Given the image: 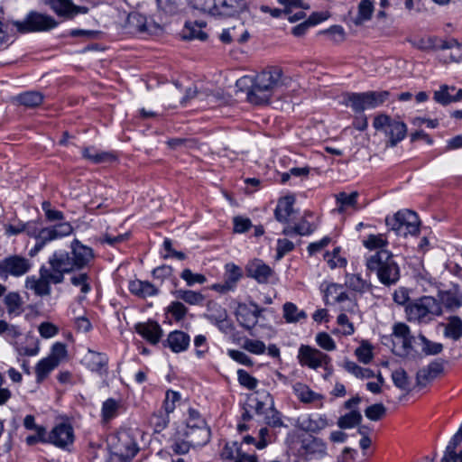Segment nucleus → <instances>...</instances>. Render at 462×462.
<instances>
[{
	"label": "nucleus",
	"instance_id": "obj_1",
	"mask_svg": "<svg viewBox=\"0 0 462 462\" xmlns=\"http://www.w3.org/2000/svg\"><path fill=\"white\" fill-rule=\"evenodd\" d=\"M246 79L252 83L247 91V100L254 105L267 104L275 90L282 87H288L291 82V79L284 76L279 67L264 69L258 73L254 79L245 78L243 80Z\"/></svg>",
	"mask_w": 462,
	"mask_h": 462
},
{
	"label": "nucleus",
	"instance_id": "obj_2",
	"mask_svg": "<svg viewBox=\"0 0 462 462\" xmlns=\"http://www.w3.org/2000/svg\"><path fill=\"white\" fill-rule=\"evenodd\" d=\"M366 267L374 272L385 286L395 284L400 279V268L393 259V254L388 250H380L366 259Z\"/></svg>",
	"mask_w": 462,
	"mask_h": 462
},
{
	"label": "nucleus",
	"instance_id": "obj_3",
	"mask_svg": "<svg viewBox=\"0 0 462 462\" xmlns=\"http://www.w3.org/2000/svg\"><path fill=\"white\" fill-rule=\"evenodd\" d=\"M108 447L115 462H130L139 451L136 439L129 430H121L111 435Z\"/></svg>",
	"mask_w": 462,
	"mask_h": 462
},
{
	"label": "nucleus",
	"instance_id": "obj_4",
	"mask_svg": "<svg viewBox=\"0 0 462 462\" xmlns=\"http://www.w3.org/2000/svg\"><path fill=\"white\" fill-rule=\"evenodd\" d=\"M408 320L419 323H428L433 316L442 314L439 300L431 296H423L409 303L406 307Z\"/></svg>",
	"mask_w": 462,
	"mask_h": 462
},
{
	"label": "nucleus",
	"instance_id": "obj_5",
	"mask_svg": "<svg viewBox=\"0 0 462 462\" xmlns=\"http://www.w3.org/2000/svg\"><path fill=\"white\" fill-rule=\"evenodd\" d=\"M198 5L213 16L236 17L248 10L245 0H199Z\"/></svg>",
	"mask_w": 462,
	"mask_h": 462
},
{
	"label": "nucleus",
	"instance_id": "obj_6",
	"mask_svg": "<svg viewBox=\"0 0 462 462\" xmlns=\"http://www.w3.org/2000/svg\"><path fill=\"white\" fill-rule=\"evenodd\" d=\"M385 224L396 236L406 237L408 235L418 234L420 220L415 212L405 209L398 211L393 216L386 217Z\"/></svg>",
	"mask_w": 462,
	"mask_h": 462
},
{
	"label": "nucleus",
	"instance_id": "obj_7",
	"mask_svg": "<svg viewBox=\"0 0 462 462\" xmlns=\"http://www.w3.org/2000/svg\"><path fill=\"white\" fill-rule=\"evenodd\" d=\"M388 91H367L363 93H346L344 103L350 106L356 113L373 109L382 105L389 97Z\"/></svg>",
	"mask_w": 462,
	"mask_h": 462
},
{
	"label": "nucleus",
	"instance_id": "obj_8",
	"mask_svg": "<svg viewBox=\"0 0 462 462\" xmlns=\"http://www.w3.org/2000/svg\"><path fill=\"white\" fill-rule=\"evenodd\" d=\"M10 23L20 33L50 31L58 24L51 16L35 11L30 12L23 21H12Z\"/></svg>",
	"mask_w": 462,
	"mask_h": 462
},
{
	"label": "nucleus",
	"instance_id": "obj_9",
	"mask_svg": "<svg viewBox=\"0 0 462 462\" xmlns=\"http://www.w3.org/2000/svg\"><path fill=\"white\" fill-rule=\"evenodd\" d=\"M373 126L375 130L384 133L389 138L392 147L403 140L407 133V126L403 122L393 119L385 114L376 116L374 119Z\"/></svg>",
	"mask_w": 462,
	"mask_h": 462
},
{
	"label": "nucleus",
	"instance_id": "obj_10",
	"mask_svg": "<svg viewBox=\"0 0 462 462\" xmlns=\"http://www.w3.org/2000/svg\"><path fill=\"white\" fill-rule=\"evenodd\" d=\"M72 231L73 227L69 222H61L51 226L40 228L38 240L34 246L29 251V255L34 257L47 244L69 236Z\"/></svg>",
	"mask_w": 462,
	"mask_h": 462
},
{
	"label": "nucleus",
	"instance_id": "obj_11",
	"mask_svg": "<svg viewBox=\"0 0 462 462\" xmlns=\"http://www.w3.org/2000/svg\"><path fill=\"white\" fill-rule=\"evenodd\" d=\"M48 263L50 267H47V270L51 274L53 284L61 283L64 280V274L75 270L70 254L62 250L54 252L49 257Z\"/></svg>",
	"mask_w": 462,
	"mask_h": 462
},
{
	"label": "nucleus",
	"instance_id": "obj_12",
	"mask_svg": "<svg viewBox=\"0 0 462 462\" xmlns=\"http://www.w3.org/2000/svg\"><path fill=\"white\" fill-rule=\"evenodd\" d=\"M32 262L22 255L14 254L0 260V278L21 277L32 268Z\"/></svg>",
	"mask_w": 462,
	"mask_h": 462
},
{
	"label": "nucleus",
	"instance_id": "obj_13",
	"mask_svg": "<svg viewBox=\"0 0 462 462\" xmlns=\"http://www.w3.org/2000/svg\"><path fill=\"white\" fill-rule=\"evenodd\" d=\"M298 360L302 366L314 370L319 367H324L325 370H328L331 362L329 356L308 345H301L300 346Z\"/></svg>",
	"mask_w": 462,
	"mask_h": 462
},
{
	"label": "nucleus",
	"instance_id": "obj_14",
	"mask_svg": "<svg viewBox=\"0 0 462 462\" xmlns=\"http://www.w3.org/2000/svg\"><path fill=\"white\" fill-rule=\"evenodd\" d=\"M305 460H321L327 455V444L323 439L309 436L301 440L299 450Z\"/></svg>",
	"mask_w": 462,
	"mask_h": 462
},
{
	"label": "nucleus",
	"instance_id": "obj_15",
	"mask_svg": "<svg viewBox=\"0 0 462 462\" xmlns=\"http://www.w3.org/2000/svg\"><path fill=\"white\" fill-rule=\"evenodd\" d=\"M263 311L257 304L251 302L250 305L239 304L236 312V319L240 326L250 332L251 336H254L253 328L258 323V319Z\"/></svg>",
	"mask_w": 462,
	"mask_h": 462
},
{
	"label": "nucleus",
	"instance_id": "obj_16",
	"mask_svg": "<svg viewBox=\"0 0 462 462\" xmlns=\"http://www.w3.org/2000/svg\"><path fill=\"white\" fill-rule=\"evenodd\" d=\"M40 276H28L25 281L26 289L32 291L37 296H47L51 294V283H53L51 273L46 266L40 268Z\"/></svg>",
	"mask_w": 462,
	"mask_h": 462
},
{
	"label": "nucleus",
	"instance_id": "obj_17",
	"mask_svg": "<svg viewBox=\"0 0 462 462\" xmlns=\"http://www.w3.org/2000/svg\"><path fill=\"white\" fill-rule=\"evenodd\" d=\"M48 442L60 448H66L74 441L73 428L67 423L55 426L48 435Z\"/></svg>",
	"mask_w": 462,
	"mask_h": 462
},
{
	"label": "nucleus",
	"instance_id": "obj_18",
	"mask_svg": "<svg viewBox=\"0 0 462 462\" xmlns=\"http://www.w3.org/2000/svg\"><path fill=\"white\" fill-rule=\"evenodd\" d=\"M70 257L76 269H82L87 266L94 257L93 250L82 245L79 240L74 239L70 245Z\"/></svg>",
	"mask_w": 462,
	"mask_h": 462
},
{
	"label": "nucleus",
	"instance_id": "obj_19",
	"mask_svg": "<svg viewBox=\"0 0 462 462\" xmlns=\"http://www.w3.org/2000/svg\"><path fill=\"white\" fill-rule=\"evenodd\" d=\"M433 99L442 106L462 101V88L457 89L454 86L442 84L434 91Z\"/></svg>",
	"mask_w": 462,
	"mask_h": 462
},
{
	"label": "nucleus",
	"instance_id": "obj_20",
	"mask_svg": "<svg viewBox=\"0 0 462 462\" xmlns=\"http://www.w3.org/2000/svg\"><path fill=\"white\" fill-rule=\"evenodd\" d=\"M83 363L92 372L100 375L107 374L108 357L106 354L88 349L83 358Z\"/></svg>",
	"mask_w": 462,
	"mask_h": 462
},
{
	"label": "nucleus",
	"instance_id": "obj_21",
	"mask_svg": "<svg viewBox=\"0 0 462 462\" xmlns=\"http://www.w3.org/2000/svg\"><path fill=\"white\" fill-rule=\"evenodd\" d=\"M135 330L152 345L157 344L162 336V329L155 321L138 323L135 325Z\"/></svg>",
	"mask_w": 462,
	"mask_h": 462
},
{
	"label": "nucleus",
	"instance_id": "obj_22",
	"mask_svg": "<svg viewBox=\"0 0 462 462\" xmlns=\"http://www.w3.org/2000/svg\"><path fill=\"white\" fill-rule=\"evenodd\" d=\"M248 276L255 279L259 283H265L273 274L271 267L265 264L262 260L255 259L251 262L246 268Z\"/></svg>",
	"mask_w": 462,
	"mask_h": 462
},
{
	"label": "nucleus",
	"instance_id": "obj_23",
	"mask_svg": "<svg viewBox=\"0 0 462 462\" xmlns=\"http://www.w3.org/2000/svg\"><path fill=\"white\" fill-rule=\"evenodd\" d=\"M443 372V363L440 361L431 362L426 367L419 370L416 374V383L419 386H425L429 382L435 379Z\"/></svg>",
	"mask_w": 462,
	"mask_h": 462
},
{
	"label": "nucleus",
	"instance_id": "obj_24",
	"mask_svg": "<svg viewBox=\"0 0 462 462\" xmlns=\"http://www.w3.org/2000/svg\"><path fill=\"white\" fill-rule=\"evenodd\" d=\"M181 432L190 441L193 448L206 445L210 439L208 427L185 428Z\"/></svg>",
	"mask_w": 462,
	"mask_h": 462
},
{
	"label": "nucleus",
	"instance_id": "obj_25",
	"mask_svg": "<svg viewBox=\"0 0 462 462\" xmlns=\"http://www.w3.org/2000/svg\"><path fill=\"white\" fill-rule=\"evenodd\" d=\"M328 426V420L322 415H309L299 419V427L307 432L318 433Z\"/></svg>",
	"mask_w": 462,
	"mask_h": 462
},
{
	"label": "nucleus",
	"instance_id": "obj_26",
	"mask_svg": "<svg viewBox=\"0 0 462 462\" xmlns=\"http://www.w3.org/2000/svg\"><path fill=\"white\" fill-rule=\"evenodd\" d=\"M166 342L172 352L180 353L188 349L190 337L183 331L175 330L168 335Z\"/></svg>",
	"mask_w": 462,
	"mask_h": 462
},
{
	"label": "nucleus",
	"instance_id": "obj_27",
	"mask_svg": "<svg viewBox=\"0 0 462 462\" xmlns=\"http://www.w3.org/2000/svg\"><path fill=\"white\" fill-rule=\"evenodd\" d=\"M128 289L133 294L143 299L159 293V290L153 284L141 280L131 281Z\"/></svg>",
	"mask_w": 462,
	"mask_h": 462
},
{
	"label": "nucleus",
	"instance_id": "obj_28",
	"mask_svg": "<svg viewBox=\"0 0 462 462\" xmlns=\"http://www.w3.org/2000/svg\"><path fill=\"white\" fill-rule=\"evenodd\" d=\"M393 335L402 341V346L405 354L412 349V344L415 337L411 335L410 328L404 323H396L393 328Z\"/></svg>",
	"mask_w": 462,
	"mask_h": 462
},
{
	"label": "nucleus",
	"instance_id": "obj_29",
	"mask_svg": "<svg viewBox=\"0 0 462 462\" xmlns=\"http://www.w3.org/2000/svg\"><path fill=\"white\" fill-rule=\"evenodd\" d=\"M445 337L457 341L462 337V319L458 316H449L446 323H442Z\"/></svg>",
	"mask_w": 462,
	"mask_h": 462
},
{
	"label": "nucleus",
	"instance_id": "obj_30",
	"mask_svg": "<svg viewBox=\"0 0 462 462\" xmlns=\"http://www.w3.org/2000/svg\"><path fill=\"white\" fill-rule=\"evenodd\" d=\"M439 304L449 311H456L462 307V294L457 291H443L439 292Z\"/></svg>",
	"mask_w": 462,
	"mask_h": 462
},
{
	"label": "nucleus",
	"instance_id": "obj_31",
	"mask_svg": "<svg viewBox=\"0 0 462 462\" xmlns=\"http://www.w3.org/2000/svg\"><path fill=\"white\" fill-rule=\"evenodd\" d=\"M293 197H284L278 201L274 215L279 222H288L293 213Z\"/></svg>",
	"mask_w": 462,
	"mask_h": 462
},
{
	"label": "nucleus",
	"instance_id": "obj_32",
	"mask_svg": "<svg viewBox=\"0 0 462 462\" xmlns=\"http://www.w3.org/2000/svg\"><path fill=\"white\" fill-rule=\"evenodd\" d=\"M206 23L204 22H187L181 32L182 38L184 40H206L207 33L202 31Z\"/></svg>",
	"mask_w": 462,
	"mask_h": 462
},
{
	"label": "nucleus",
	"instance_id": "obj_33",
	"mask_svg": "<svg viewBox=\"0 0 462 462\" xmlns=\"http://www.w3.org/2000/svg\"><path fill=\"white\" fill-rule=\"evenodd\" d=\"M51 8L60 16L70 17L79 13V8L70 0H50Z\"/></svg>",
	"mask_w": 462,
	"mask_h": 462
},
{
	"label": "nucleus",
	"instance_id": "obj_34",
	"mask_svg": "<svg viewBox=\"0 0 462 462\" xmlns=\"http://www.w3.org/2000/svg\"><path fill=\"white\" fill-rule=\"evenodd\" d=\"M82 155L85 159L96 164L112 162L116 159V156L113 153L101 152L95 149L94 147L84 148L82 151Z\"/></svg>",
	"mask_w": 462,
	"mask_h": 462
},
{
	"label": "nucleus",
	"instance_id": "obj_35",
	"mask_svg": "<svg viewBox=\"0 0 462 462\" xmlns=\"http://www.w3.org/2000/svg\"><path fill=\"white\" fill-rule=\"evenodd\" d=\"M172 295L176 299L181 300L189 305H201L205 300V296L203 294L191 290H176L172 291Z\"/></svg>",
	"mask_w": 462,
	"mask_h": 462
},
{
	"label": "nucleus",
	"instance_id": "obj_36",
	"mask_svg": "<svg viewBox=\"0 0 462 462\" xmlns=\"http://www.w3.org/2000/svg\"><path fill=\"white\" fill-rule=\"evenodd\" d=\"M293 392L300 401L305 403H310L322 399L320 394L313 392L308 385L301 383H296L293 385Z\"/></svg>",
	"mask_w": 462,
	"mask_h": 462
},
{
	"label": "nucleus",
	"instance_id": "obj_37",
	"mask_svg": "<svg viewBox=\"0 0 462 462\" xmlns=\"http://www.w3.org/2000/svg\"><path fill=\"white\" fill-rule=\"evenodd\" d=\"M193 445L188 440L181 431L176 432L171 439V449L175 455H186Z\"/></svg>",
	"mask_w": 462,
	"mask_h": 462
},
{
	"label": "nucleus",
	"instance_id": "obj_38",
	"mask_svg": "<svg viewBox=\"0 0 462 462\" xmlns=\"http://www.w3.org/2000/svg\"><path fill=\"white\" fill-rule=\"evenodd\" d=\"M15 100L24 106L35 107L42 103L43 96L38 91H27L16 96Z\"/></svg>",
	"mask_w": 462,
	"mask_h": 462
},
{
	"label": "nucleus",
	"instance_id": "obj_39",
	"mask_svg": "<svg viewBox=\"0 0 462 462\" xmlns=\"http://www.w3.org/2000/svg\"><path fill=\"white\" fill-rule=\"evenodd\" d=\"M283 318L289 323H296L307 318L304 310H299L292 302H286L283 305Z\"/></svg>",
	"mask_w": 462,
	"mask_h": 462
},
{
	"label": "nucleus",
	"instance_id": "obj_40",
	"mask_svg": "<svg viewBox=\"0 0 462 462\" xmlns=\"http://www.w3.org/2000/svg\"><path fill=\"white\" fill-rule=\"evenodd\" d=\"M58 365L59 364L57 361H54L48 356L39 361L35 368L37 382L43 381Z\"/></svg>",
	"mask_w": 462,
	"mask_h": 462
},
{
	"label": "nucleus",
	"instance_id": "obj_41",
	"mask_svg": "<svg viewBox=\"0 0 462 462\" xmlns=\"http://www.w3.org/2000/svg\"><path fill=\"white\" fill-rule=\"evenodd\" d=\"M374 12V5L371 0H361L358 5L357 15L354 20L356 25H361L371 19Z\"/></svg>",
	"mask_w": 462,
	"mask_h": 462
},
{
	"label": "nucleus",
	"instance_id": "obj_42",
	"mask_svg": "<svg viewBox=\"0 0 462 462\" xmlns=\"http://www.w3.org/2000/svg\"><path fill=\"white\" fill-rule=\"evenodd\" d=\"M346 286L360 293L368 291L370 288V284L359 274H347L346 277Z\"/></svg>",
	"mask_w": 462,
	"mask_h": 462
},
{
	"label": "nucleus",
	"instance_id": "obj_43",
	"mask_svg": "<svg viewBox=\"0 0 462 462\" xmlns=\"http://www.w3.org/2000/svg\"><path fill=\"white\" fill-rule=\"evenodd\" d=\"M225 282L227 283V287L234 290L236 286L237 282L242 277V271L240 267L234 263H226L225 266Z\"/></svg>",
	"mask_w": 462,
	"mask_h": 462
},
{
	"label": "nucleus",
	"instance_id": "obj_44",
	"mask_svg": "<svg viewBox=\"0 0 462 462\" xmlns=\"http://www.w3.org/2000/svg\"><path fill=\"white\" fill-rule=\"evenodd\" d=\"M362 420V415L358 411H352L338 419L337 425L340 429H351L358 425Z\"/></svg>",
	"mask_w": 462,
	"mask_h": 462
},
{
	"label": "nucleus",
	"instance_id": "obj_45",
	"mask_svg": "<svg viewBox=\"0 0 462 462\" xmlns=\"http://www.w3.org/2000/svg\"><path fill=\"white\" fill-rule=\"evenodd\" d=\"M363 244L369 250H384L383 248L388 245V241L385 234H377L369 235Z\"/></svg>",
	"mask_w": 462,
	"mask_h": 462
},
{
	"label": "nucleus",
	"instance_id": "obj_46",
	"mask_svg": "<svg viewBox=\"0 0 462 462\" xmlns=\"http://www.w3.org/2000/svg\"><path fill=\"white\" fill-rule=\"evenodd\" d=\"M418 339L422 346V352L427 356L438 355L443 350V345L441 343L432 342L422 334L418 336Z\"/></svg>",
	"mask_w": 462,
	"mask_h": 462
},
{
	"label": "nucleus",
	"instance_id": "obj_47",
	"mask_svg": "<svg viewBox=\"0 0 462 462\" xmlns=\"http://www.w3.org/2000/svg\"><path fill=\"white\" fill-rule=\"evenodd\" d=\"M392 379L394 385L402 390V391H410L411 383L408 377L407 373L404 369L399 368L392 373Z\"/></svg>",
	"mask_w": 462,
	"mask_h": 462
},
{
	"label": "nucleus",
	"instance_id": "obj_48",
	"mask_svg": "<svg viewBox=\"0 0 462 462\" xmlns=\"http://www.w3.org/2000/svg\"><path fill=\"white\" fill-rule=\"evenodd\" d=\"M4 301L9 314L18 315L20 313L22 301L21 297L18 293H8L7 295H5Z\"/></svg>",
	"mask_w": 462,
	"mask_h": 462
},
{
	"label": "nucleus",
	"instance_id": "obj_49",
	"mask_svg": "<svg viewBox=\"0 0 462 462\" xmlns=\"http://www.w3.org/2000/svg\"><path fill=\"white\" fill-rule=\"evenodd\" d=\"M89 276L87 273H81L78 274H74L70 277V282L76 286L80 288V291L83 294H87L90 291L91 286L89 283Z\"/></svg>",
	"mask_w": 462,
	"mask_h": 462
},
{
	"label": "nucleus",
	"instance_id": "obj_50",
	"mask_svg": "<svg viewBox=\"0 0 462 462\" xmlns=\"http://www.w3.org/2000/svg\"><path fill=\"white\" fill-rule=\"evenodd\" d=\"M357 196L358 193L356 191L351 194L340 192L337 195V202L339 205L338 211L343 212L346 208L354 207L356 204Z\"/></svg>",
	"mask_w": 462,
	"mask_h": 462
},
{
	"label": "nucleus",
	"instance_id": "obj_51",
	"mask_svg": "<svg viewBox=\"0 0 462 462\" xmlns=\"http://www.w3.org/2000/svg\"><path fill=\"white\" fill-rule=\"evenodd\" d=\"M414 47L421 51H432L438 50L439 48V39L435 37H423L412 42Z\"/></svg>",
	"mask_w": 462,
	"mask_h": 462
},
{
	"label": "nucleus",
	"instance_id": "obj_52",
	"mask_svg": "<svg viewBox=\"0 0 462 462\" xmlns=\"http://www.w3.org/2000/svg\"><path fill=\"white\" fill-rule=\"evenodd\" d=\"M180 278L184 280L188 286L191 287L196 283L203 284L207 282L205 275L193 273L189 269H184L180 273Z\"/></svg>",
	"mask_w": 462,
	"mask_h": 462
},
{
	"label": "nucleus",
	"instance_id": "obj_53",
	"mask_svg": "<svg viewBox=\"0 0 462 462\" xmlns=\"http://www.w3.org/2000/svg\"><path fill=\"white\" fill-rule=\"evenodd\" d=\"M462 441V425H460L458 430L456 432V434L451 438L450 441L448 442L444 456L441 458V462H448V456L453 453V451H456L457 447L461 443Z\"/></svg>",
	"mask_w": 462,
	"mask_h": 462
},
{
	"label": "nucleus",
	"instance_id": "obj_54",
	"mask_svg": "<svg viewBox=\"0 0 462 462\" xmlns=\"http://www.w3.org/2000/svg\"><path fill=\"white\" fill-rule=\"evenodd\" d=\"M242 347L254 355H262L265 352V344L261 340H253L245 338L243 342Z\"/></svg>",
	"mask_w": 462,
	"mask_h": 462
},
{
	"label": "nucleus",
	"instance_id": "obj_55",
	"mask_svg": "<svg viewBox=\"0 0 462 462\" xmlns=\"http://www.w3.org/2000/svg\"><path fill=\"white\" fill-rule=\"evenodd\" d=\"M208 427L205 420L200 416L199 412L194 409H189L188 418L186 420L185 428Z\"/></svg>",
	"mask_w": 462,
	"mask_h": 462
},
{
	"label": "nucleus",
	"instance_id": "obj_56",
	"mask_svg": "<svg viewBox=\"0 0 462 462\" xmlns=\"http://www.w3.org/2000/svg\"><path fill=\"white\" fill-rule=\"evenodd\" d=\"M316 343L326 351H334L337 347L335 340L326 332H319L316 335Z\"/></svg>",
	"mask_w": 462,
	"mask_h": 462
},
{
	"label": "nucleus",
	"instance_id": "obj_57",
	"mask_svg": "<svg viewBox=\"0 0 462 462\" xmlns=\"http://www.w3.org/2000/svg\"><path fill=\"white\" fill-rule=\"evenodd\" d=\"M237 376L238 382L242 386L249 390H254L256 388L258 384V380L252 376L250 374H248L246 371L239 369L237 371Z\"/></svg>",
	"mask_w": 462,
	"mask_h": 462
},
{
	"label": "nucleus",
	"instance_id": "obj_58",
	"mask_svg": "<svg viewBox=\"0 0 462 462\" xmlns=\"http://www.w3.org/2000/svg\"><path fill=\"white\" fill-rule=\"evenodd\" d=\"M238 451H242L240 445L234 441L232 443H226L221 451V457L224 460H234L236 457L238 456Z\"/></svg>",
	"mask_w": 462,
	"mask_h": 462
},
{
	"label": "nucleus",
	"instance_id": "obj_59",
	"mask_svg": "<svg viewBox=\"0 0 462 462\" xmlns=\"http://www.w3.org/2000/svg\"><path fill=\"white\" fill-rule=\"evenodd\" d=\"M386 412V408L382 403H375L368 406L365 411V416L371 420H379Z\"/></svg>",
	"mask_w": 462,
	"mask_h": 462
},
{
	"label": "nucleus",
	"instance_id": "obj_60",
	"mask_svg": "<svg viewBox=\"0 0 462 462\" xmlns=\"http://www.w3.org/2000/svg\"><path fill=\"white\" fill-rule=\"evenodd\" d=\"M118 409L117 402L113 399L106 400L102 406V416L106 421L110 420L116 415Z\"/></svg>",
	"mask_w": 462,
	"mask_h": 462
},
{
	"label": "nucleus",
	"instance_id": "obj_61",
	"mask_svg": "<svg viewBox=\"0 0 462 462\" xmlns=\"http://www.w3.org/2000/svg\"><path fill=\"white\" fill-rule=\"evenodd\" d=\"M168 311L176 320H181L187 314L188 309L180 301H172L168 306Z\"/></svg>",
	"mask_w": 462,
	"mask_h": 462
},
{
	"label": "nucleus",
	"instance_id": "obj_62",
	"mask_svg": "<svg viewBox=\"0 0 462 462\" xmlns=\"http://www.w3.org/2000/svg\"><path fill=\"white\" fill-rule=\"evenodd\" d=\"M66 356L67 349L65 344L57 342L52 346L51 354L48 356V357L53 359L54 361H57V363L60 365L61 360H63L66 357Z\"/></svg>",
	"mask_w": 462,
	"mask_h": 462
},
{
	"label": "nucleus",
	"instance_id": "obj_63",
	"mask_svg": "<svg viewBox=\"0 0 462 462\" xmlns=\"http://www.w3.org/2000/svg\"><path fill=\"white\" fill-rule=\"evenodd\" d=\"M39 333L43 338H51L56 336L59 332L57 326L51 322H42L39 326Z\"/></svg>",
	"mask_w": 462,
	"mask_h": 462
},
{
	"label": "nucleus",
	"instance_id": "obj_64",
	"mask_svg": "<svg viewBox=\"0 0 462 462\" xmlns=\"http://www.w3.org/2000/svg\"><path fill=\"white\" fill-rule=\"evenodd\" d=\"M294 244L288 239H278L276 259H282L286 254L292 251Z\"/></svg>",
	"mask_w": 462,
	"mask_h": 462
}]
</instances>
